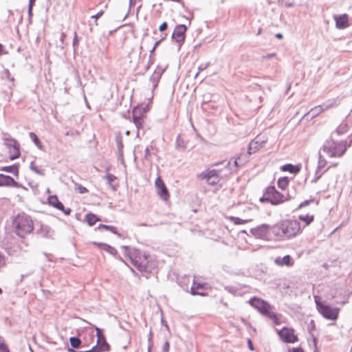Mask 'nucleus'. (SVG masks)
Wrapping results in <instances>:
<instances>
[{
  "instance_id": "864d4df0",
  "label": "nucleus",
  "mask_w": 352,
  "mask_h": 352,
  "mask_svg": "<svg viewBox=\"0 0 352 352\" xmlns=\"http://www.w3.org/2000/svg\"><path fill=\"white\" fill-rule=\"evenodd\" d=\"M169 347H170L169 342L168 341H166L163 345L162 352H168L169 351Z\"/></svg>"
},
{
  "instance_id": "2eb2a0df",
  "label": "nucleus",
  "mask_w": 352,
  "mask_h": 352,
  "mask_svg": "<svg viewBox=\"0 0 352 352\" xmlns=\"http://www.w3.org/2000/svg\"><path fill=\"white\" fill-rule=\"evenodd\" d=\"M327 164V160H325V158L323 156H322L320 151L318 162V166H317V169L316 171V177L313 180L314 182H316L321 177V176L324 174V173H325L328 170V168L324 170Z\"/></svg>"
},
{
  "instance_id": "7ed1b4c3",
  "label": "nucleus",
  "mask_w": 352,
  "mask_h": 352,
  "mask_svg": "<svg viewBox=\"0 0 352 352\" xmlns=\"http://www.w3.org/2000/svg\"><path fill=\"white\" fill-rule=\"evenodd\" d=\"M249 303L262 315L271 319L275 324L278 325L280 323L277 314L272 311V306L267 301L254 296L250 298Z\"/></svg>"
},
{
  "instance_id": "4468645a",
  "label": "nucleus",
  "mask_w": 352,
  "mask_h": 352,
  "mask_svg": "<svg viewBox=\"0 0 352 352\" xmlns=\"http://www.w3.org/2000/svg\"><path fill=\"white\" fill-rule=\"evenodd\" d=\"M157 194L164 201H167L169 199L170 195L168 190L164 184L163 180L158 177L155 182Z\"/></svg>"
},
{
  "instance_id": "9b49d317",
  "label": "nucleus",
  "mask_w": 352,
  "mask_h": 352,
  "mask_svg": "<svg viewBox=\"0 0 352 352\" xmlns=\"http://www.w3.org/2000/svg\"><path fill=\"white\" fill-rule=\"evenodd\" d=\"M220 173L219 169L207 170L202 172L198 175V178L201 179H206L208 184L210 185H215L218 183V177Z\"/></svg>"
},
{
  "instance_id": "8fccbe9b",
  "label": "nucleus",
  "mask_w": 352,
  "mask_h": 352,
  "mask_svg": "<svg viewBox=\"0 0 352 352\" xmlns=\"http://www.w3.org/2000/svg\"><path fill=\"white\" fill-rule=\"evenodd\" d=\"M314 200L313 199H311V200H305L304 201H302L298 206V208H303L305 206H308L311 202H312Z\"/></svg>"
},
{
  "instance_id": "58836bf2",
  "label": "nucleus",
  "mask_w": 352,
  "mask_h": 352,
  "mask_svg": "<svg viewBox=\"0 0 352 352\" xmlns=\"http://www.w3.org/2000/svg\"><path fill=\"white\" fill-rule=\"evenodd\" d=\"M231 219H232V222L236 225L243 224V223H248L251 221L250 219H240L239 217H231Z\"/></svg>"
},
{
  "instance_id": "79ce46f5",
  "label": "nucleus",
  "mask_w": 352,
  "mask_h": 352,
  "mask_svg": "<svg viewBox=\"0 0 352 352\" xmlns=\"http://www.w3.org/2000/svg\"><path fill=\"white\" fill-rule=\"evenodd\" d=\"M151 152H150V149H149V147L147 146L146 148H145V151H144V159L145 160H150V157H151Z\"/></svg>"
},
{
  "instance_id": "0e129e2a",
  "label": "nucleus",
  "mask_w": 352,
  "mask_h": 352,
  "mask_svg": "<svg viewBox=\"0 0 352 352\" xmlns=\"http://www.w3.org/2000/svg\"><path fill=\"white\" fill-rule=\"evenodd\" d=\"M292 352H304V351L301 348H294Z\"/></svg>"
},
{
  "instance_id": "052dcab7",
  "label": "nucleus",
  "mask_w": 352,
  "mask_h": 352,
  "mask_svg": "<svg viewBox=\"0 0 352 352\" xmlns=\"http://www.w3.org/2000/svg\"><path fill=\"white\" fill-rule=\"evenodd\" d=\"M8 54V52L4 50L3 45L0 43V56L2 54Z\"/></svg>"
},
{
  "instance_id": "4be33fe9",
  "label": "nucleus",
  "mask_w": 352,
  "mask_h": 352,
  "mask_svg": "<svg viewBox=\"0 0 352 352\" xmlns=\"http://www.w3.org/2000/svg\"><path fill=\"white\" fill-rule=\"evenodd\" d=\"M110 350V346L107 342L105 338H102V342H99V344H96L91 348V351H95V352H105L109 351Z\"/></svg>"
},
{
  "instance_id": "6e6552de",
  "label": "nucleus",
  "mask_w": 352,
  "mask_h": 352,
  "mask_svg": "<svg viewBox=\"0 0 352 352\" xmlns=\"http://www.w3.org/2000/svg\"><path fill=\"white\" fill-rule=\"evenodd\" d=\"M250 233L257 239H268L270 235V226L261 224L256 228H251Z\"/></svg>"
},
{
  "instance_id": "cd10ccee",
  "label": "nucleus",
  "mask_w": 352,
  "mask_h": 352,
  "mask_svg": "<svg viewBox=\"0 0 352 352\" xmlns=\"http://www.w3.org/2000/svg\"><path fill=\"white\" fill-rule=\"evenodd\" d=\"M30 168L31 169V170H32L33 172H34L37 175H41V176L45 175V170L42 168L41 167L36 166L34 164V162H32L30 163Z\"/></svg>"
},
{
  "instance_id": "c85d7f7f",
  "label": "nucleus",
  "mask_w": 352,
  "mask_h": 352,
  "mask_svg": "<svg viewBox=\"0 0 352 352\" xmlns=\"http://www.w3.org/2000/svg\"><path fill=\"white\" fill-rule=\"evenodd\" d=\"M299 219L305 223V226L309 225L314 219V216L312 214H300Z\"/></svg>"
},
{
  "instance_id": "a211bd4d",
  "label": "nucleus",
  "mask_w": 352,
  "mask_h": 352,
  "mask_svg": "<svg viewBox=\"0 0 352 352\" xmlns=\"http://www.w3.org/2000/svg\"><path fill=\"white\" fill-rule=\"evenodd\" d=\"M336 21V27L338 29H344L349 26V16L346 14L341 15H335L333 16Z\"/></svg>"
},
{
  "instance_id": "a878e982",
  "label": "nucleus",
  "mask_w": 352,
  "mask_h": 352,
  "mask_svg": "<svg viewBox=\"0 0 352 352\" xmlns=\"http://www.w3.org/2000/svg\"><path fill=\"white\" fill-rule=\"evenodd\" d=\"M94 244H96V243H94ZM97 245L102 247L104 251L107 252L108 253H109L110 254H111L114 256H116L118 254L116 249H115L113 247H112L108 244L101 243H97Z\"/></svg>"
},
{
  "instance_id": "680f3d73",
  "label": "nucleus",
  "mask_w": 352,
  "mask_h": 352,
  "mask_svg": "<svg viewBox=\"0 0 352 352\" xmlns=\"http://www.w3.org/2000/svg\"><path fill=\"white\" fill-rule=\"evenodd\" d=\"M230 162H227L225 165V168H229V171H228L229 174L232 173V172L233 171L232 168H230Z\"/></svg>"
},
{
  "instance_id": "2f4dec72",
  "label": "nucleus",
  "mask_w": 352,
  "mask_h": 352,
  "mask_svg": "<svg viewBox=\"0 0 352 352\" xmlns=\"http://www.w3.org/2000/svg\"><path fill=\"white\" fill-rule=\"evenodd\" d=\"M144 114V109L142 108H135L133 111V119H142Z\"/></svg>"
},
{
  "instance_id": "09e8293b",
  "label": "nucleus",
  "mask_w": 352,
  "mask_h": 352,
  "mask_svg": "<svg viewBox=\"0 0 352 352\" xmlns=\"http://www.w3.org/2000/svg\"><path fill=\"white\" fill-rule=\"evenodd\" d=\"M0 352H10L8 347L4 342L0 345Z\"/></svg>"
},
{
  "instance_id": "a18cd8bd",
  "label": "nucleus",
  "mask_w": 352,
  "mask_h": 352,
  "mask_svg": "<svg viewBox=\"0 0 352 352\" xmlns=\"http://www.w3.org/2000/svg\"><path fill=\"white\" fill-rule=\"evenodd\" d=\"M236 159H239V162H243V166L248 162L247 157L243 155H239Z\"/></svg>"
},
{
  "instance_id": "6ab92c4d",
  "label": "nucleus",
  "mask_w": 352,
  "mask_h": 352,
  "mask_svg": "<svg viewBox=\"0 0 352 352\" xmlns=\"http://www.w3.org/2000/svg\"><path fill=\"white\" fill-rule=\"evenodd\" d=\"M0 186H12L19 188L20 185L12 177L0 174Z\"/></svg>"
},
{
  "instance_id": "393cba45",
  "label": "nucleus",
  "mask_w": 352,
  "mask_h": 352,
  "mask_svg": "<svg viewBox=\"0 0 352 352\" xmlns=\"http://www.w3.org/2000/svg\"><path fill=\"white\" fill-rule=\"evenodd\" d=\"M282 170L288 171L290 173L296 174L300 170V167L298 165L287 164L282 166Z\"/></svg>"
},
{
  "instance_id": "412c9836",
  "label": "nucleus",
  "mask_w": 352,
  "mask_h": 352,
  "mask_svg": "<svg viewBox=\"0 0 352 352\" xmlns=\"http://www.w3.org/2000/svg\"><path fill=\"white\" fill-rule=\"evenodd\" d=\"M351 124H349L347 121L342 122L336 129L334 132L331 133V136L334 137L336 135H341L344 134L349 131V129Z\"/></svg>"
},
{
  "instance_id": "dca6fc26",
  "label": "nucleus",
  "mask_w": 352,
  "mask_h": 352,
  "mask_svg": "<svg viewBox=\"0 0 352 352\" xmlns=\"http://www.w3.org/2000/svg\"><path fill=\"white\" fill-rule=\"evenodd\" d=\"M186 30L187 28L185 25H177L172 34L173 38H174L177 43H183L185 40V33Z\"/></svg>"
},
{
  "instance_id": "de8ad7c7",
  "label": "nucleus",
  "mask_w": 352,
  "mask_h": 352,
  "mask_svg": "<svg viewBox=\"0 0 352 352\" xmlns=\"http://www.w3.org/2000/svg\"><path fill=\"white\" fill-rule=\"evenodd\" d=\"M95 329H96V336H97L98 338H100V336L102 337V338H105L102 333V331L101 329H100L97 327Z\"/></svg>"
},
{
  "instance_id": "bf43d9fd",
  "label": "nucleus",
  "mask_w": 352,
  "mask_h": 352,
  "mask_svg": "<svg viewBox=\"0 0 352 352\" xmlns=\"http://www.w3.org/2000/svg\"><path fill=\"white\" fill-rule=\"evenodd\" d=\"M43 230H44L45 231H46V234H45V236H50V229L48 226H43L42 228Z\"/></svg>"
},
{
  "instance_id": "b1692460",
  "label": "nucleus",
  "mask_w": 352,
  "mask_h": 352,
  "mask_svg": "<svg viewBox=\"0 0 352 352\" xmlns=\"http://www.w3.org/2000/svg\"><path fill=\"white\" fill-rule=\"evenodd\" d=\"M163 72L164 70L159 72L155 71L152 76L150 77L149 81L152 84L153 89L156 88L157 86Z\"/></svg>"
},
{
  "instance_id": "f257e3e1",
  "label": "nucleus",
  "mask_w": 352,
  "mask_h": 352,
  "mask_svg": "<svg viewBox=\"0 0 352 352\" xmlns=\"http://www.w3.org/2000/svg\"><path fill=\"white\" fill-rule=\"evenodd\" d=\"M351 142L352 140L347 146L346 141H336L334 140V137L331 136L324 142L320 151L329 157H340L344 154Z\"/></svg>"
},
{
  "instance_id": "e2e57ef3",
  "label": "nucleus",
  "mask_w": 352,
  "mask_h": 352,
  "mask_svg": "<svg viewBox=\"0 0 352 352\" xmlns=\"http://www.w3.org/2000/svg\"><path fill=\"white\" fill-rule=\"evenodd\" d=\"M285 6L286 8L294 7V3H293V2H286L285 3Z\"/></svg>"
},
{
  "instance_id": "f704fd0d",
  "label": "nucleus",
  "mask_w": 352,
  "mask_h": 352,
  "mask_svg": "<svg viewBox=\"0 0 352 352\" xmlns=\"http://www.w3.org/2000/svg\"><path fill=\"white\" fill-rule=\"evenodd\" d=\"M69 342L71 346L74 349H78L80 346L81 340L79 338L74 336L69 338Z\"/></svg>"
},
{
  "instance_id": "13d9d810",
  "label": "nucleus",
  "mask_w": 352,
  "mask_h": 352,
  "mask_svg": "<svg viewBox=\"0 0 352 352\" xmlns=\"http://www.w3.org/2000/svg\"><path fill=\"white\" fill-rule=\"evenodd\" d=\"M116 142H117V147L119 150H121L123 147V144L122 143V141L120 140L119 139H117L116 140Z\"/></svg>"
},
{
  "instance_id": "423d86ee",
  "label": "nucleus",
  "mask_w": 352,
  "mask_h": 352,
  "mask_svg": "<svg viewBox=\"0 0 352 352\" xmlns=\"http://www.w3.org/2000/svg\"><path fill=\"white\" fill-rule=\"evenodd\" d=\"M284 195L278 192L274 186H268L260 198L261 203L269 202L272 205H278L284 201Z\"/></svg>"
},
{
  "instance_id": "37998d69",
  "label": "nucleus",
  "mask_w": 352,
  "mask_h": 352,
  "mask_svg": "<svg viewBox=\"0 0 352 352\" xmlns=\"http://www.w3.org/2000/svg\"><path fill=\"white\" fill-rule=\"evenodd\" d=\"M148 352H151V348L152 346V331L151 329H150L149 334L148 336Z\"/></svg>"
},
{
  "instance_id": "39448f33",
  "label": "nucleus",
  "mask_w": 352,
  "mask_h": 352,
  "mask_svg": "<svg viewBox=\"0 0 352 352\" xmlns=\"http://www.w3.org/2000/svg\"><path fill=\"white\" fill-rule=\"evenodd\" d=\"M284 239H291L301 233V226L297 220L285 219L283 220Z\"/></svg>"
},
{
  "instance_id": "9d476101",
  "label": "nucleus",
  "mask_w": 352,
  "mask_h": 352,
  "mask_svg": "<svg viewBox=\"0 0 352 352\" xmlns=\"http://www.w3.org/2000/svg\"><path fill=\"white\" fill-rule=\"evenodd\" d=\"M338 99H333L331 100L327 101L325 103H323L322 104L316 106L314 108H312L309 112L307 114L311 118H314L318 116L320 113H321L322 111L327 110L333 106H336Z\"/></svg>"
},
{
  "instance_id": "1a4fd4ad",
  "label": "nucleus",
  "mask_w": 352,
  "mask_h": 352,
  "mask_svg": "<svg viewBox=\"0 0 352 352\" xmlns=\"http://www.w3.org/2000/svg\"><path fill=\"white\" fill-rule=\"evenodd\" d=\"M5 144L10 150V159L11 160H14L19 157L21 155L20 144L16 140L12 138H6Z\"/></svg>"
},
{
  "instance_id": "4d7b16f0",
  "label": "nucleus",
  "mask_w": 352,
  "mask_h": 352,
  "mask_svg": "<svg viewBox=\"0 0 352 352\" xmlns=\"http://www.w3.org/2000/svg\"><path fill=\"white\" fill-rule=\"evenodd\" d=\"M103 13H104V12L102 10H100V12H98L95 15H93L91 16V18L95 19L96 20H97L98 18H100L103 14Z\"/></svg>"
},
{
  "instance_id": "c756f323",
  "label": "nucleus",
  "mask_w": 352,
  "mask_h": 352,
  "mask_svg": "<svg viewBox=\"0 0 352 352\" xmlns=\"http://www.w3.org/2000/svg\"><path fill=\"white\" fill-rule=\"evenodd\" d=\"M29 136L38 148L41 149L43 148L42 142L34 132H30Z\"/></svg>"
},
{
  "instance_id": "f8f14e48",
  "label": "nucleus",
  "mask_w": 352,
  "mask_h": 352,
  "mask_svg": "<svg viewBox=\"0 0 352 352\" xmlns=\"http://www.w3.org/2000/svg\"><path fill=\"white\" fill-rule=\"evenodd\" d=\"M278 334L281 340L286 343H294L298 340L297 336L294 334V330L292 328L283 327L278 331Z\"/></svg>"
},
{
  "instance_id": "338daca9",
  "label": "nucleus",
  "mask_w": 352,
  "mask_h": 352,
  "mask_svg": "<svg viewBox=\"0 0 352 352\" xmlns=\"http://www.w3.org/2000/svg\"><path fill=\"white\" fill-rule=\"evenodd\" d=\"M36 0H29V6L28 7H32L35 3Z\"/></svg>"
},
{
  "instance_id": "5fc2aeb1",
  "label": "nucleus",
  "mask_w": 352,
  "mask_h": 352,
  "mask_svg": "<svg viewBox=\"0 0 352 352\" xmlns=\"http://www.w3.org/2000/svg\"><path fill=\"white\" fill-rule=\"evenodd\" d=\"M234 165L236 168H239L243 166V162H239V159H236L234 161Z\"/></svg>"
},
{
  "instance_id": "473e14b6",
  "label": "nucleus",
  "mask_w": 352,
  "mask_h": 352,
  "mask_svg": "<svg viewBox=\"0 0 352 352\" xmlns=\"http://www.w3.org/2000/svg\"><path fill=\"white\" fill-rule=\"evenodd\" d=\"M104 178L107 181V184L109 185V186L113 190H116V186L113 184V182L116 180V177L114 176L112 174H110V173H107L105 176H104Z\"/></svg>"
},
{
  "instance_id": "ea45409f",
  "label": "nucleus",
  "mask_w": 352,
  "mask_h": 352,
  "mask_svg": "<svg viewBox=\"0 0 352 352\" xmlns=\"http://www.w3.org/2000/svg\"><path fill=\"white\" fill-rule=\"evenodd\" d=\"M74 185H75V189L78 190L80 194H84V193H86L88 192V190L85 187L82 186V185H80L78 183H74Z\"/></svg>"
},
{
  "instance_id": "6e6d98bb",
  "label": "nucleus",
  "mask_w": 352,
  "mask_h": 352,
  "mask_svg": "<svg viewBox=\"0 0 352 352\" xmlns=\"http://www.w3.org/2000/svg\"><path fill=\"white\" fill-rule=\"evenodd\" d=\"M275 56H276L275 53L267 54L266 55L263 56L262 58L263 59H270V58H273Z\"/></svg>"
},
{
  "instance_id": "72a5a7b5",
  "label": "nucleus",
  "mask_w": 352,
  "mask_h": 352,
  "mask_svg": "<svg viewBox=\"0 0 352 352\" xmlns=\"http://www.w3.org/2000/svg\"><path fill=\"white\" fill-rule=\"evenodd\" d=\"M99 229H105L106 230H108V231H110L111 232L115 234H117L119 236H120V234H119L118 232H117V228L114 226H108V225H104V224H100L98 227Z\"/></svg>"
},
{
  "instance_id": "20e7f679",
  "label": "nucleus",
  "mask_w": 352,
  "mask_h": 352,
  "mask_svg": "<svg viewBox=\"0 0 352 352\" xmlns=\"http://www.w3.org/2000/svg\"><path fill=\"white\" fill-rule=\"evenodd\" d=\"M122 248L124 250L125 254L130 258L132 263L137 267L140 271L146 270L148 261L145 255H142L139 250L131 249L129 246L123 245Z\"/></svg>"
},
{
  "instance_id": "a19ab883",
  "label": "nucleus",
  "mask_w": 352,
  "mask_h": 352,
  "mask_svg": "<svg viewBox=\"0 0 352 352\" xmlns=\"http://www.w3.org/2000/svg\"><path fill=\"white\" fill-rule=\"evenodd\" d=\"M133 120L138 129L142 127V119H133Z\"/></svg>"
},
{
  "instance_id": "e433bc0d",
  "label": "nucleus",
  "mask_w": 352,
  "mask_h": 352,
  "mask_svg": "<svg viewBox=\"0 0 352 352\" xmlns=\"http://www.w3.org/2000/svg\"><path fill=\"white\" fill-rule=\"evenodd\" d=\"M86 221L89 226H94L98 219L96 215L91 213L86 215Z\"/></svg>"
},
{
  "instance_id": "aec40b11",
  "label": "nucleus",
  "mask_w": 352,
  "mask_h": 352,
  "mask_svg": "<svg viewBox=\"0 0 352 352\" xmlns=\"http://www.w3.org/2000/svg\"><path fill=\"white\" fill-rule=\"evenodd\" d=\"M283 227V221H281L275 225L270 226V232H272L276 238L280 240H285L283 230H282Z\"/></svg>"
},
{
  "instance_id": "f03ea898",
  "label": "nucleus",
  "mask_w": 352,
  "mask_h": 352,
  "mask_svg": "<svg viewBox=\"0 0 352 352\" xmlns=\"http://www.w3.org/2000/svg\"><path fill=\"white\" fill-rule=\"evenodd\" d=\"M12 227L16 234L23 238L32 232L34 223L30 216L21 212L14 219Z\"/></svg>"
},
{
  "instance_id": "69168bd1",
  "label": "nucleus",
  "mask_w": 352,
  "mask_h": 352,
  "mask_svg": "<svg viewBox=\"0 0 352 352\" xmlns=\"http://www.w3.org/2000/svg\"><path fill=\"white\" fill-rule=\"evenodd\" d=\"M207 105H208V103L207 102H204L201 104V107L203 109L206 110L207 109Z\"/></svg>"
},
{
  "instance_id": "7c9ffc66",
  "label": "nucleus",
  "mask_w": 352,
  "mask_h": 352,
  "mask_svg": "<svg viewBox=\"0 0 352 352\" xmlns=\"http://www.w3.org/2000/svg\"><path fill=\"white\" fill-rule=\"evenodd\" d=\"M277 184L279 188L285 190L289 184V179L287 177H281L278 179Z\"/></svg>"
},
{
  "instance_id": "3c124183",
  "label": "nucleus",
  "mask_w": 352,
  "mask_h": 352,
  "mask_svg": "<svg viewBox=\"0 0 352 352\" xmlns=\"http://www.w3.org/2000/svg\"><path fill=\"white\" fill-rule=\"evenodd\" d=\"M167 28H168V24H167V23H166V22H164V23H162L160 25V27H159V30H160V32H164V31H165V30L167 29Z\"/></svg>"
},
{
  "instance_id": "ddd939ff",
  "label": "nucleus",
  "mask_w": 352,
  "mask_h": 352,
  "mask_svg": "<svg viewBox=\"0 0 352 352\" xmlns=\"http://www.w3.org/2000/svg\"><path fill=\"white\" fill-rule=\"evenodd\" d=\"M267 142V139L261 135L256 136L250 144L248 148V155H252L262 148Z\"/></svg>"
},
{
  "instance_id": "f3484780",
  "label": "nucleus",
  "mask_w": 352,
  "mask_h": 352,
  "mask_svg": "<svg viewBox=\"0 0 352 352\" xmlns=\"http://www.w3.org/2000/svg\"><path fill=\"white\" fill-rule=\"evenodd\" d=\"M48 203L50 206L54 208L61 210L64 212V214L68 215L71 213V209L67 208L65 209L62 202H60L58 197L56 195H52L48 197Z\"/></svg>"
},
{
  "instance_id": "bb28decb",
  "label": "nucleus",
  "mask_w": 352,
  "mask_h": 352,
  "mask_svg": "<svg viewBox=\"0 0 352 352\" xmlns=\"http://www.w3.org/2000/svg\"><path fill=\"white\" fill-rule=\"evenodd\" d=\"M1 170L3 171L12 173L16 176H18L19 175V166L17 164L4 166L1 168Z\"/></svg>"
},
{
  "instance_id": "5701e85b",
  "label": "nucleus",
  "mask_w": 352,
  "mask_h": 352,
  "mask_svg": "<svg viewBox=\"0 0 352 352\" xmlns=\"http://www.w3.org/2000/svg\"><path fill=\"white\" fill-rule=\"evenodd\" d=\"M275 263L280 265H287V266H291L292 265V257L289 255H285L283 257H277L275 259Z\"/></svg>"
},
{
  "instance_id": "603ef678",
  "label": "nucleus",
  "mask_w": 352,
  "mask_h": 352,
  "mask_svg": "<svg viewBox=\"0 0 352 352\" xmlns=\"http://www.w3.org/2000/svg\"><path fill=\"white\" fill-rule=\"evenodd\" d=\"M78 45V38L77 34L75 32L74 37V39H73V46H74V49Z\"/></svg>"
},
{
  "instance_id": "49530a36",
  "label": "nucleus",
  "mask_w": 352,
  "mask_h": 352,
  "mask_svg": "<svg viewBox=\"0 0 352 352\" xmlns=\"http://www.w3.org/2000/svg\"><path fill=\"white\" fill-rule=\"evenodd\" d=\"M3 74L6 76V78H7L11 82H14V78L13 77L10 76V72L8 71V69H5L4 72H3Z\"/></svg>"
},
{
  "instance_id": "0eeeda50",
  "label": "nucleus",
  "mask_w": 352,
  "mask_h": 352,
  "mask_svg": "<svg viewBox=\"0 0 352 352\" xmlns=\"http://www.w3.org/2000/svg\"><path fill=\"white\" fill-rule=\"evenodd\" d=\"M316 305L318 312L326 319L335 320L338 318L339 309L332 307L331 305L322 302H320L316 298Z\"/></svg>"
},
{
  "instance_id": "4c0bfd02",
  "label": "nucleus",
  "mask_w": 352,
  "mask_h": 352,
  "mask_svg": "<svg viewBox=\"0 0 352 352\" xmlns=\"http://www.w3.org/2000/svg\"><path fill=\"white\" fill-rule=\"evenodd\" d=\"M175 148L178 150L184 149L186 148V144L184 140L181 139L180 135H178L176 139Z\"/></svg>"
},
{
  "instance_id": "c9c22d12",
  "label": "nucleus",
  "mask_w": 352,
  "mask_h": 352,
  "mask_svg": "<svg viewBox=\"0 0 352 352\" xmlns=\"http://www.w3.org/2000/svg\"><path fill=\"white\" fill-rule=\"evenodd\" d=\"M202 287H203V285L202 284L197 283H195L194 281L193 283H192V285L191 287V289H190L191 294L192 295H201V296H203L204 295L203 293H200V292H196V289H200V288H202Z\"/></svg>"
},
{
  "instance_id": "774afa93",
  "label": "nucleus",
  "mask_w": 352,
  "mask_h": 352,
  "mask_svg": "<svg viewBox=\"0 0 352 352\" xmlns=\"http://www.w3.org/2000/svg\"><path fill=\"white\" fill-rule=\"evenodd\" d=\"M162 39H160L157 41H156L153 45V48L154 49H156V47L159 45V44L160 43V42L162 41Z\"/></svg>"
},
{
  "instance_id": "c03bdc74",
  "label": "nucleus",
  "mask_w": 352,
  "mask_h": 352,
  "mask_svg": "<svg viewBox=\"0 0 352 352\" xmlns=\"http://www.w3.org/2000/svg\"><path fill=\"white\" fill-rule=\"evenodd\" d=\"M209 63H206V64H201L199 67H198V72L195 74V78L197 77V76L199 75V72L206 69L208 66H209Z\"/></svg>"
}]
</instances>
